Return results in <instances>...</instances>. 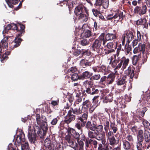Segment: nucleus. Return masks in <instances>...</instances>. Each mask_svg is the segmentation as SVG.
<instances>
[{
    "label": "nucleus",
    "mask_w": 150,
    "mask_h": 150,
    "mask_svg": "<svg viewBox=\"0 0 150 150\" xmlns=\"http://www.w3.org/2000/svg\"><path fill=\"white\" fill-rule=\"evenodd\" d=\"M98 69L99 72H102L104 73V74H106L108 71V69L104 65H102L98 68Z\"/></svg>",
    "instance_id": "nucleus-33"
},
{
    "label": "nucleus",
    "mask_w": 150,
    "mask_h": 150,
    "mask_svg": "<svg viewBox=\"0 0 150 150\" xmlns=\"http://www.w3.org/2000/svg\"><path fill=\"white\" fill-rule=\"evenodd\" d=\"M138 47L140 49V50L144 54L146 48L145 45L144 43H139V44Z\"/></svg>",
    "instance_id": "nucleus-35"
},
{
    "label": "nucleus",
    "mask_w": 150,
    "mask_h": 150,
    "mask_svg": "<svg viewBox=\"0 0 150 150\" xmlns=\"http://www.w3.org/2000/svg\"><path fill=\"white\" fill-rule=\"evenodd\" d=\"M133 53L134 54H138L137 56L138 57H140L142 52L140 50L139 48L137 47H135L133 50Z\"/></svg>",
    "instance_id": "nucleus-40"
},
{
    "label": "nucleus",
    "mask_w": 150,
    "mask_h": 150,
    "mask_svg": "<svg viewBox=\"0 0 150 150\" xmlns=\"http://www.w3.org/2000/svg\"><path fill=\"white\" fill-rule=\"evenodd\" d=\"M58 121L57 118H56L53 119L51 122V124L52 125H55L56 124Z\"/></svg>",
    "instance_id": "nucleus-58"
},
{
    "label": "nucleus",
    "mask_w": 150,
    "mask_h": 150,
    "mask_svg": "<svg viewBox=\"0 0 150 150\" xmlns=\"http://www.w3.org/2000/svg\"><path fill=\"white\" fill-rule=\"evenodd\" d=\"M114 133L110 131L106 133V136L108 139L111 138L114 136Z\"/></svg>",
    "instance_id": "nucleus-51"
},
{
    "label": "nucleus",
    "mask_w": 150,
    "mask_h": 150,
    "mask_svg": "<svg viewBox=\"0 0 150 150\" xmlns=\"http://www.w3.org/2000/svg\"><path fill=\"white\" fill-rule=\"evenodd\" d=\"M80 76H79L78 74L76 73L73 74L71 76V79L73 81H77L78 79L81 80L80 79Z\"/></svg>",
    "instance_id": "nucleus-39"
},
{
    "label": "nucleus",
    "mask_w": 150,
    "mask_h": 150,
    "mask_svg": "<svg viewBox=\"0 0 150 150\" xmlns=\"http://www.w3.org/2000/svg\"><path fill=\"white\" fill-rule=\"evenodd\" d=\"M78 16H79V19L81 20L82 21L86 22L88 20L87 17L85 14L83 13Z\"/></svg>",
    "instance_id": "nucleus-34"
},
{
    "label": "nucleus",
    "mask_w": 150,
    "mask_h": 150,
    "mask_svg": "<svg viewBox=\"0 0 150 150\" xmlns=\"http://www.w3.org/2000/svg\"><path fill=\"white\" fill-rule=\"evenodd\" d=\"M69 134L65 137V139L69 146L74 149H76L78 146L76 140L79 144V150H82L83 148L84 143L83 141L80 140V134L76 132V130L72 128L69 127L67 129Z\"/></svg>",
    "instance_id": "nucleus-2"
},
{
    "label": "nucleus",
    "mask_w": 150,
    "mask_h": 150,
    "mask_svg": "<svg viewBox=\"0 0 150 150\" xmlns=\"http://www.w3.org/2000/svg\"><path fill=\"white\" fill-rule=\"evenodd\" d=\"M132 47L131 46L126 45L125 47L124 52L126 55L129 54L131 51Z\"/></svg>",
    "instance_id": "nucleus-31"
},
{
    "label": "nucleus",
    "mask_w": 150,
    "mask_h": 150,
    "mask_svg": "<svg viewBox=\"0 0 150 150\" xmlns=\"http://www.w3.org/2000/svg\"><path fill=\"white\" fill-rule=\"evenodd\" d=\"M86 60L85 59H82L80 61V64L83 67L85 68L84 66L85 64Z\"/></svg>",
    "instance_id": "nucleus-61"
},
{
    "label": "nucleus",
    "mask_w": 150,
    "mask_h": 150,
    "mask_svg": "<svg viewBox=\"0 0 150 150\" xmlns=\"http://www.w3.org/2000/svg\"><path fill=\"white\" fill-rule=\"evenodd\" d=\"M124 72L127 76H129L131 79H132L134 75V71L133 70H131L130 66L128 67L127 69Z\"/></svg>",
    "instance_id": "nucleus-17"
},
{
    "label": "nucleus",
    "mask_w": 150,
    "mask_h": 150,
    "mask_svg": "<svg viewBox=\"0 0 150 150\" xmlns=\"http://www.w3.org/2000/svg\"><path fill=\"white\" fill-rule=\"evenodd\" d=\"M10 2H7V3L9 6L11 8H12L13 7V6L11 4V5H10V3H11L13 4H16L18 3L20 0H10Z\"/></svg>",
    "instance_id": "nucleus-46"
},
{
    "label": "nucleus",
    "mask_w": 150,
    "mask_h": 150,
    "mask_svg": "<svg viewBox=\"0 0 150 150\" xmlns=\"http://www.w3.org/2000/svg\"><path fill=\"white\" fill-rule=\"evenodd\" d=\"M100 77V76L99 74H95L92 76L90 79L91 80H98L99 79Z\"/></svg>",
    "instance_id": "nucleus-42"
},
{
    "label": "nucleus",
    "mask_w": 150,
    "mask_h": 150,
    "mask_svg": "<svg viewBox=\"0 0 150 150\" xmlns=\"http://www.w3.org/2000/svg\"><path fill=\"white\" fill-rule=\"evenodd\" d=\"M132 143L124 138L122 140V146L125 150H129L132 148Z\"/></svg>",
    "instance_id": "nucleus-15"
},
{
    "label": "nucleus",
    "mask_w": 150,
    "mask_h": 150,
    "mask_svg": "<svg viewBox=\"0 0 150 150\" xmlns=\"http://www.w3.org/2000/svg\"><path fill=\"white\" fill-rule=\"evenodd\" d=\"M69 110V107H67V108H64L63 110V113L64 115H65L66 113L68 112V111Z\"/></svg>",
    "instance_id": "nucleus-63"
},
{
    "label": "nucleus",
    "mask_w": 150,
    "mask_h": 150,
    "mask_svg": "<svg viewBox=\"0 0 150 150\" xmlns=\"http://www.w3.org/2000/svg\"><path fill=\"white\" fill-rule=\"evenodd\" d=\"M126 77L124 76L121 78H120L118 79V80L117 81V85L120 86L124 84L125 83V81Z\"/></svg>",
    "instance_id": "nucleus-30"
},
{
    "label": "nucleus",
    "mask_w": 150,
    "mask_h": 150,
    "mask_svg": "<svg viewBox=\"0 0 150 150\" xmlns=\"http://www.w3.org/2000/svg\"><path fill=\"white\" fill-rule=\"evenodd\" d=\"M71 110H72L73 113L76 115H80L82 112V109H80V108L79 109L77 108H72Z\"/></svg>",
    "instance_id": "nucleus-29"
},
{
    "label": "nucleus",
    "mask_w": 150,
    "mask_h": 150,
    "mask_svg": "<svg viewBox=\"0 0 150 150\" xmlns=\"http://www.w3.org/2000/svg\"><path fill=\"white\" fill-rule=\"evenodd\" d=\"M88 140L89 144L91 145H94V147H96L97 144V142L96 140L91 139H89Z\"/></svg>",
    "instance_id": "nucleus-43"
},
{
    "label": "nucleus",
    "mask_w": 150,
    "mask_h": 150,
    "mask_svg": "<svg viewBox=\"0 0 150 150\" xmlns=\"http://www.w3.org/2000/svg\"><path fill=\"white\" fill-rule=\"evenodd\" d=\"M140 121H142V124L144 127L147 128H149L150 124L147 121L143 119L142 120Z\"/></svg>",
    "instance_id": "nucleus-44"
},
{
    "label": "nucleus",
    "mask_w": 150,
    "mask_h": 150,
    "mask_svg": "<svg viewBox=\"0 0 150 150\" xmlns=\"http://www.w3.org/2000/svg\"><path fill=\"white\" fill-rule=\"evenodd\" d=\"M91 105V103L89 100H87L84 101L82 103V108L85 109H88Z\"/></svg>",
    "instance_id": "nucleus-28"
},
{
    "label": "nucleus",
    "mask_w": 150,
    "mask_h": 150,
    "mask_svg": "<svg viewBox=\"0 0 150 150\" xmlns=\"http://www.w3.org/2000/svg\"><path fill=\"white\" fill-rule=\"evenodd\" d=\"M92 11L93 15L95 16H97L98 15V11L96 10L95 9H93Z\"/></svg>",
    "instance_id": "nucleus-64"
},
{
    "label": "nucleus",
    "mask_w": 150,
    "mask_h": 150,
    "mask_svg": "<svg viewBox=\"0 0 150 150\" xmlns=\"http://www.w3.org/2000/svg\"><path fill=\"white\" fill-rule=\"evenodd\" d=\"M109 144L111 145H113L117 143V141L114 137L108 139Z\"/></svg>",
    "instance_id": "nucleus-37"
},
{
    "label": "nucleus",
    "mask_w": 150,
    "mask_h": 150,
    "mask_svg": "<svg viewBox=\"0 0 150 150\" xmlns=\"http://www.w3.org/2000/svg\"><path fill=\"white\" fill-rule=\"evenodd\" d=\"M76 97L77 98L76 99L75 103L76 104H78L79 103L81 102L82 97L81 96L79 97L78 95H77L76 96Z\"/></svg>",
    "instance_id": "nucleus-47"
},
{
    "label": "nucleus",
    "mask_w": 150,
    "mask_h": 150,
    "mask_svg": "<svg viewBox=\"0 0 150 150\" xmlns=\"http://www.w3.org/2000/svg\"><path fill=\"white\" fill-rule=\"evenodd\" d=\"M144 139L146 142H149L150 140V135L146 133L145 134Z\"/></svg>",
    "instance_id": "nucleus-52"
},
{
    "label": "nucleus",
    "mask_w": 150,
    "mask_h": 150,
    "mask_svg": "<svg viewBox=\"0 0 150 150\" xmlns=\"http://www.w3.org/2000/svg\"><path fill=\"white\" fill-rule=\"evenodd\" d=\"M81 44L83 46H86L88 44V42L86 39H83L81 41Z\"/></svg>",
    "instance_id": "nucleus-54"
},
{
    "label": "nucleus",
    "mask_w": 150,
    "mask_h": 150,
    "mask_svg": "<svg viewBox=\"0 0 150 150\" xmlns=\"http://www.w3.org/2000/svg\"><path fill=\"white\" fill-rule=\"evenodd\" d=\"M83 9L85 10V12L87 13L88 12L87 8L82 4L79 5L75 8V14L77 16L83 13Z\"/></svg>",
    "instance_id": "nucleus-10"
},
{
    "label": "nucleus",
    "mask_w": 150,
    "mask_h": 150,
    "mask_svg": "<svg viewBox=\"0 0 150 150\" xmlns=\"http://www.w3.org/2000/svg\"><path fill=\"white\" fill-rule=\"evenodd\" d=\"M21 41V40L20 38L18 37L17 38H15L14 41L11 44L13 47L11 46V47L14 48L18 47L20 45Z\"/></svg>",
    "instance_id": "nucleus-21"
},
{
    "label": "nucleus",
    "mask_w": 150,
    "mask_h": 150,
    "mask_svg": "<svg viewBox=\"0 0 150 150\" xmlns=\"http://www.w3.org/2000/svg\"><path fill=\"white\" fill-rule=\"evenodd\" d=\"M36 118L37 124L40 127H44L45 129H46L47 125V122L43 120V117L40 114H36Z\"/></svg>",
    "instance_id": "nucleus-8"
},
{
    "label": "nucleus",
    "mask_w": 150,
    "mask_h": 150,
    "mask_svg": "<svg viewBox=\"0 0 150 150\" xmlns=\"http://www.w3.org/2000/svg\"><path fill=\"white\" fill-rule=\"evenodd\" d=\"M91 35V32L90 30H84L81 33V36L83 38H87L89 37Z\"/></svg>",
    "instance_id": "nucleus-27"
},
{
    "label": "nucleus",
    "mask_w": 150,
    "mask_h": 150,
    "mask_svg": "<svg viewBox=\"0 0 150 150\" xmlns=\"http://www.w3.org/2000/svg\"><path fill=\"white\" fill-rule=\"evenodd\" d=\"M95 130H88V137L91 139L95 138L96 137V134L97 132H96Z\"/></svg>",
    "instance_id": "nucleus-25"
},
{
    "label": "nucleus",
    "mask_w": 150,
    "mask_h": 150,
    "mask_svg": "<svg viewBox=\"0 0 150 150\" xmlns=\"http://www.w3.org/2000/svg\"><path fill=\"white\" fill-rule=\"evenodd\" d=\"M122 47V45L120 44L118 46V48H117V54L116 55L118 56L119 54V53L121 51V50Z\"/></svg>",
    "instance_id": "nucleus-60"
},
{
    "label": "nucleus",
    "mask_w": 150,
    "mask_h": 150,
    "mask_svg": "<svg viewBox=\"0 0 150 150\" xmlns=\"http://www.w3.org/2000/svg\"><path fill=\"white\" fill-rule=\"evenodd\" d=\"M116 35L115 33H110L107 34L105 36V38L106 40L107 41L111 40L116 38Z\"/></svg>",
    "instance_id": "nucleus-24"
},
{
    "label": "nucleus",
    "mask_w": 150,
    "mask_h": 150,
    "mask_svg": "<svg viewBox=\"0 0 150 150\" xmlns=\"http://www.w3.org/2000/svg\"><path fill=\"white\" fill-rule=\"evenodd\" d=\"M136 24L137 25H142L144 26L143 27L147 28L148 27V23L146 21V20L145 18L140 19L138 20L136 22Z\"/></svg>",
    "instance_id": "nucleus-16"
},
{
    "label": "nucleus",
    "mask_w": 150,
    "mask_h": 150,
    "mask_svg": "<svg viewBox=\"0 0 150 150\" xmlns=\"http://www.w3.org/2000/svg\"><path fill=\"white\" fill-rule=\"evenodd\" d=\"M144 6H145V7L147 9V8L150 7V0H146L144 2V4L143 5Z\"/></svg>",
    "instance_id": "nucleus-48"
},
{
    "label": "nucleus",
    "mask_w": 150,
    "mask_h": 150,
    "mask_svg": "<svg viewBox=\"0 0 150 150\" xmlns=\"http://www.w3.org/2000/svg\"><path fill=\"white\" fill-rule=\"evenodd\" d=\"M99 92V90L98 89H95L94 87L92 88L91 89V95H93L98 93Z\"/></svg>",
    "instance_id": "nucleus-50"
},
{
    "label": "nucleus",
    "mask_w": 150,
    "mask_h": 150,
    "mask_svg": "<svg viewBox=\"0 0 150 150\" xmlns=\"http://www.w3.org/2000/svg\"><path fill=\"white\" fill-rule=\"evenodd\" d=\"M142 142H141L138 141L137 144V148L138 150H141L142 147Z\"/></svg>",
    "instance_id": "nucleus-49"
},
{
    "label": "nucleus",
    "mask_w": 150,
    "mask_h": 150,
    "mask_svg": "<svg viewBox=\"0 0 150 150\" xmlns=\"http://www.w3.org/2000/svg\"><path fill=\"white\" fill-rule=\"evenodd\" d=\"M40 129L38 126L35 125L34 126V130H32L31 127L28 126V137L30 142L31 143L35 144L36 140V133H37L38 136L41 138H42L46 134V132L47 130V129H45L44 127H41Z\"/></svg>",
    "instance_id": "nucleus-3"
},
{
    "label": "nucleus",
    "mask_w": 150,
    "mask_h": 150,
    "mask_svg": "<svg viewBox=\"0 0 150 150\" xmlns=\"http://www.w3.org/2000/svg\"><path fill=\"white\" fill-rule=\"evenodd\" d=\"M77 70V69L75 67H71L68 69V71L69 72L74 73Z\"/></svg>",
    "instance_id": "nucleus-59"
},
{
    "label": "nucleus",
    "mask_w": 150,
    "mask_h": 150,
    "mask_svg": "<svg viewBox=\"0 0 150 150\" xmlns=\"http://www.w3.org/2000/svg\"><path fill=\"white\" fill-rule=\"evenodd\" d=\"M8 37H4L1 41L0 43V52H3L2 49H6L8 47Z\"/></svg>",
    "instance_id": "nucleus-11"
},
{
    "label": "nucleus",
    "mask_w": 150,
    "mask_h": 150,
    "mask_svg": "<svg viewBox=\"0 0 150 150\" xmlns=\"http://www.w3.org/2000/svg\"><path fill=\"white\" fill-rule=\"evenodd\" d=\"M129 61V59L126 58L124 57L120 61L118 60L115 59L112 62L111 66L112 68H115V74H110L107 77L106 83L108 85L112 84L114 82L115 77V74H117V70L120 69L122 71H123L128 66Z\"/></svg>",
    "instance_id": "nucleus-1"
},
{
    "label": "nucleus",
    "mask_w": 150,
    "mask_h": 150,
    "mask_svg": "<svg viewBox=\"0 0 150 150\" xmlns=\"http://www.w3.org/2000/svg\"><path fill=\"white\" fill-rule=\"evenodd\" d=\"M110 127L111 129H112L113 131V132L115 133L116 132L117 130V128L115 124V123H111L110 125Z\"/></svg>",
    "instance_id": "nucleus-38"
},
{
    "label": "nucleus",
    "mask_w": 150,
    "mask_h": 150,
    "mask_svg": "<svg viewBox=\"0 0 150 150\" xmlns=\"http://www.w3.org/2000/svg\"><path fill=\"white\" fill-rule=\"evenodd\" d=\"M139 57L137 55L133 56V57L132 58V62L133 65H135L137 64L138 61V58Z\"/></svg>",
    "instance_id": "nucleus-41"
},
{
    "label": "nucleus",
    "mask_w": 150,
    "mask_h": 150,
    "mask_svg": "<svg viewBox=\"0 0 150 150\" xmlns=\"http://www.w3.org/2000/svg\"><path fill=\"white\" fill-rule=\"evenodd\" d=\"M143 132L142 130L140 129L139 130L138 134L137 136L138 141L142 142L144 140L143 135Z\"/></svg>",
    "instance_id": "nucleus-26"
},
{
    "label": "nucleus",
    "mask_w": 150,
    "mask_h": 150,
    "mask_svg": "<svg viewBox=\"0 0 150 150\" xmlns=\"http://www.w3.org/2000/svg\"><path fill=\"white\" fill-rule=\"evenodd\" d=\"M56 149L57 150H63V146L59 144H57Z\"/></svg>",
    "instance_id": "nucleus-57"
},
{
    "label": "nucleus",
    "mask_w": 150,
    "mask_h": 150,
    "mask_svg": "<svg viewBox=\"0 0 150 150\" xmlns=\"http://www.w3.org/2000/svg\"><path fill=\"white\" fill-rule=\"evenodd\" d=\"M73 54L75 56H78L80 54L81 51L77 49H74Z\"/></svg>",
    "instance_id": "nucleus-55"
},
{
    "label": "nucleus",
    "mask_w": 150,
    "mask_h": 150,
    "mask_svg": "<svg viewBox=\"0 0 150 150\" xmlns=\"http://www.w3.org/2000/svg\"><path fill=\"white\" fill-rule=\"evenodd\" d=\"M25 135L23 132H21L19 135H18L16 139V142L18 143H20L21 142L25 141Z\"/></svg>",
    "instance_id": "nucleus-23"
},
{
    "label": "nucleus",
    "mask_w": 150,
    "mask_h": 150,
    "mask_svg": "<svg viewBox=\"0 0 150 150\" xmlns=\"http://www.w3.org/2000/svg\"><path fill=\"white\" fill-rule=\"evenodd\" d=\"M88 112L83 113L81 116H78L76 118L77 120H79L81 122H83V124H85L86 123V120L88 117Z\"/></svg>",
    "instance_id": "nucleus-18"
},
{
    "label": "nucleus",
    "mask_w": 150,
    "mask_h": 150,
    "mask_svg": "<svg viewBox=\"0 0 150 150\" xmlns=\"http://www.w3.org/2000/svg\"><path fill=\"white\" fill-rule=\"evenodd\" d=\"M115 42H110L107 43V46L108 49H111L113 47V46Z\"/></svg>",
    "instance_id": "nucleus-56"
},
{
    "label": "nucleus",
    "mask_w": 150,
    "mask_h": 150,
    "mask_svg": "<svg viewBox=\"0 0 150 150\" xmlns=\"http://www.w3.org/2000/svg\"><path fill=\"white\" fill-rule=\"evenodd\" d=\"M95 129L97 132H102L103 129V127L102 125H98L97 126L96 125V127Z\"/></svg>",
    "instance_id": "nucleus-45"
},
{
    "label": "nucleus",
    "mask_w": 150,
    "mask_h": 150,
    "mask_svg": "<svg viewBox=\"0 0 150 150\" xmlns=\"http://www.w3.org/2000/svg\"><path fill=\"white\" fill-rule=\"evenodd\" d=\"M44 145L46 150H54V144L53 143H51L50 140L49 138H47L45 140Z\"/></svg>",
    "instance_id": "nucleus-13"
},
{
    "label": "nucleus",
    "mask_w": 150,
    "mask_h": 150,
    "mask_svg": "<svg viewBox=\"0 0 150 150\" xmlns=\"http://www.w3.org/2000/svg\"><path fill=\"white\" fill-rule=\"evenodd\" d=\"M112 13L108 16H112V18L116 19L117 21H122L125 17V13L124 11H121L118 9L112 10Z\"/></svg>",
    "instance_id": "nucleus-4"
},
{
    "label": "nucleus",
    "mask_w": 150,
    "mask_h": 150,
    "mask_svg": "<svg viewBox=\"0 0 150 150\" xmlns=\"http://www.w3.org/2000/svg\"><path fill=\"white\" fill-rule=\"evenodd\" d=\"M101 42V40H96L92 46V50L97 53H100L102 50V49L100 48Z\"/></svg>",
    "instance_id": "nucleus-7"
},
{
    "label": "nucleus",
    "mask_w": 150,
    "mask_h": 150,
    "mask_svg": "<svg viewBox=\"0 0 150 150\" xmlns=\"http://www.w3.org/2000/svg\"><path fill=\"white\" fill-rule=\"evenodd\" d=\"M96 5L97 6H102L105 8H108V0H96Z\"/></svg>",
    "instance_id": "nucleus-14"
},
{
    "label": "nucleus",
    "mask_w": 150,
    "mask_h": 150,
    "mask_svg": "<svg viewBox=\"0 0 150 150\" xmlns=\"http://www.w3.org/2000/svg\"><path fill=\"white\" fill-rule=\"evenodd\" d=\"M147 10L145 6L142 5V6H136L134 8V13L141 15L145 14Z\"/></svg>",
    "instance_id": "nucleus-9"
},
{
    "label": "nucleus",
    "mask_w": 150,
    "mask_h": 150,
    "mask_svg": "<svg viewBox=\"0 0 150 150\" xmlns=\"http://www.w3.org/2000/svg\"><path fill=\"white\" fill-rule=\"evenodd\" d=\"M75 118V115L72 114V110H69L67 113V115L65 118L64 122L67 124H69L71 121L74 120Z\"/></svg>",
    "instance_id": "nucleus-12"
},
{
    "label": "nucleus",
    "mask_w": 150,
    "mask_h": 150,
    "mask_svg": "<svg viewBox=\"0 0 150 150\" xmlns=\"http://www.w3.org/2000/svg\"><path fill=\"white\" fill-rule=\"evenodd\" d=\"M21 150H29L30 148L28 142H25L22 144L21 146Z\"/></svg>",
    "instance_id": "nucleus-36"
},
{
    "label": "nucleus",
    "mask_w": 150,
    "mask_h": 150,
    "mask_svg": "<svg viewBox=\"0 0 150 150\" xmlns=\"http://www.w3.org/2000/svg\"><path fill=\"white\" fill-rule=\"evenodd\" d=\"M92 73H90L88 71H86L83 72L82 75L80 76V79L83 80L84 79H89L92 76Z\"/></svg>",
    "instance_id": "nucleus-20"
},
{
    "label": "nucleus",
    "mask_w": 150,
    "mask_h": 150,
    "mask_svg": "<svg viewBox=\"0 0 150 150\" xmlns=\"http://www.w3.org/2000/svg\"><path fill=\"white\" fill-rule=\"evenodd\" d=\"M85 127L88 130H95L96 125L93 122L92 123L91 122L88 121L86 123Z\"/></svg>",
    "instance_id": "nucleus-19"
},
{
    "label": "nucleus",
    "mask_w": 150,
    "mask_h": 150,
    "mask_svg": "<svg viewBox=\"0 0 150 150\" xmlns=\"http://www.w3.org/2000/svg\"><path fill=\"white\" fill-rule=\"evenodd\" d=\"M85 125V124H83V122H81L79 120H77V122L75 124V127L78 130H80L81 133L83 132L82 127Z\"/></svg>",
    "instance_id": "nucleus-22"
},
{
    "label": "nucleus",
    "mask_w": 150,
    "mask_h": 150,
    "mask_svg": "<svg viewBox=\"0 0 150 150\" xmlns=\"http://www.w3.org/2000/svg\"><path fill=\"white\" fill-rule=\"evenodd\" d=\"M126 139L129 142H132L134 140L132 136L131 135H128L126 137Z\"/></svg>",
    "instance_id": "nucleus-53"
},
{
    "label": "nucleus",
    "mask_w": 150,
    "mask_h": 150,
    "mask_svg": "<svg viewBox=\"0 0 150 150\" xmlns=\"http://www.w3.org/2000/svg\"><path fill=\"white\" fill-rule=\"evenodd\" d=\"M134 38V35L132 32L128 31H127L126 33L122 35V43L124 45L125 40L128 43L130 42Z\"/></svg>",
    "instance_id": "nucleus-6"
},
{
    "label": "nucleus",
    "mask_w": 150,
    "mask_h": 150,
    "mask_svg": "<svg viewBox=\"0 0 150 150\" xmlns=\"http://www.w3.org/2000/svg\"><path fill=\"white\" fill-rule=\"evenodd\" d=\"M105 135L104 132L103 133H99L98 134L97 133L95 138L98 140H101L103 138H105Z\"/></svg>",
    "instance_id": "nucleus-32"
},
{
    "label": "nucleus",
    "mask_w": 150,
    "mask_h": 150,
    "mask_svg": "<svg viewBox=\"0 0 150 150\" xmlns=\"http://www.w3.org/2000/svg\"><path fill=\"white\" fill-rule=\"evenodd\" d=\"M137 36L138 40H141V35L140 32L138 30L137 31Z\"/></svg>",
    "instance_id": "nucleus-62"
},
{
    "label": "nucleus",
    "mask_w": 150,
    "mask_h": 150,
    "mask_svg": "<svg viewBox=\"0 0 150 150\" xmlns=\"http://www.w3.org/2000/svg\"><path fill=\"white\" fill-rule=\"evenodd\" d=\"M147 109L146 107H144L141 109H137L136 111V116H134V118H136V121L140 122V121L143 120V117L145 115V112L147 110Z\"/></svg>",
    "instance_id": "nucleus-5"
}]
</instances>
